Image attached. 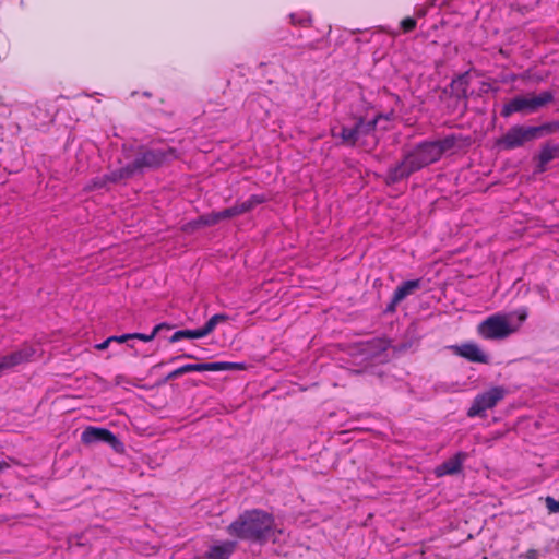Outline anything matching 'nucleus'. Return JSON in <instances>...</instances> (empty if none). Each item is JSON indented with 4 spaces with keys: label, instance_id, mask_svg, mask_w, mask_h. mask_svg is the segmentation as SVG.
I'll use <instances>...</instances> for the list:
<instances>
[{
    "label": "nucleus",
    "instance_id": "18",
    "mask_svg": "<svg viewBox=\"0 0 559 559\" xmlns=\"http://www.w3.org/2000/svg\"><path fill=\"white\" fill-rule=\"evenodd\" d=\"M234 543H226L210 548L206 552V559H228L234 550Z\"/></svg>",
    "mask_w": 559,
    "mask_h": 559
},
{
    "label": "nucleus",
    "instance_id": "21",
    "mask_svg": "<svg viewBox=\"0 0 559 559\" xmlns=\"http://www.w3.org/2000/svg\"><path fill=\"white\" fill-rule=\"evenodd\" d=\"M531 128H532V131L534 132L533 133L534 140H536V139L543 136L544 134L556 133L557 131H559V122L551 121V122H547V123L536 126V127H531Z\"/></svg>",
    "mask_w": 559,
    "mask_h": 559
},
{
    "label": "nucleus",
    "instance_id": "22",
    "mask_svg": "<svg viewBox=\"0 0 559 559\" xmlns=\"http://www.w3.org/2000/svg\"><path fill=\"white\" fill-rule=\"evenodd\" d=\"M202 334H201V331L200 329H195V330H180V331H177L175 332L171 337H170V342L171 343H176V342H179L183 338H202Z\"/></svg>",
    "mask_w": 559,
    "mask_h": 559
},
{
    "label": "nucleus",
    "instance_id": "28",
    "mask_svg": "<svg viewBox=\"0 0 559 559\" xmlns=\"http://www.w3.org/2000/svg\"><path fill=\"white\" fill-rule=\"evenodd\" d=\"M417 21L414 17H405L401 21L400 26L403 33L407 34L416 28Z\"/></svg>",
    "mask_w": 559,
    "mask_h": 559
},
{
    "label": "nucleus",
    "instance_id": "3",
    "mask_svg": "<svg viewBox=\"0 0 559 559\" xmlns=\"http://www.w3.org/2000/svg\"><path fill=\"white\" fill-rule=\"evenodd\" d=\"M554 102V93L551 91H543L539 94L526 93L519 94L508 102L501 108L500 115L509 118L514 114L531 115L539 109L548 106Z\"/></svg>",
    "mask_w": 559,
    "mask_h": 559
},
{
    "label": "nucleus",
    "instance_id": "23",
    "mask_svg": "<svg viewBox=\"0 0 559 559\" xmlns=\"http://www.w3.org/2000/svg\"><path fill=\"white\" fill-rule=\"evenodd\" d=\"M218 222H221V218L218 217V212H212L210 214L200 216L197 221L192 223V225L193 227L213 226L216 225Z\"/></svg>",
    "mask_w": 559,
    "mask_h": 559
},
{
    "label": "nucleus",
    "instance_id": "11",
    "mask_svg": "<svg viewBox=\"0 0 559 559\" xmlns=\"http://www.w3.org/2000/svg\"><path fill=\"white\" fill-rule=\"evenodd\" d=\"M35 349L29 345H23L17 350H14L0 358V377L13 369L16 366L28 362L32 360Z\"/></svg>",
    "mask_w": 559,
    "mask_h": 559
},
{
    "label": "nucleus",
    "instance_id": "15",
    "mask_svg": "<svg viewBox=\"0 0 559 559\" xmlns=\"http://www.w3.org/2000/svg\"><path fill=\"white\" fill-rule=\"evenodd\" d=\"M559 157V144L547 142L542 145L537 159V173H544L547 164Z\"/></svg>",
    "mask_w": 559,
    "mask_h": 559
},
{
    "label": "nucleus",
    "instance_id": "8",
    "mask_svg": "<svg viewBox=\"0 0 559 559\" xmlns=\"http://www.w3.org/2000/svg\"><path fill=\"white\" fill-rule=\"evenodd\" d=\"M506 389L502 386H493L488 391L477 394L467 411V416H484L487 409L493 408L506 396Z\"/></svg>",
    "mask_w": 559,
    "mask_h": 559
},
{
    "label": "nucleus",
    "instance_id": "33",
    "mask_svg": "<svg viewBox=\"0 0 559 559\" xmlns=\"http://www.w3.org/2000/svg\"><path fill=\"white\" fill-rule=\"evenodd\" d=\"M539 554L536 549H530L525 554V559H538Z\"/></svg>",
    "mask_w": 559,
    "mask_h": 559
},
{
    "label": "nucleus",
    "instance_id": "36",
    "mask_svg": "<svg viewBox=\"0 0 559 559\" xmlns=\"http://www.w3.org/2000/svg\"><path fill=\"white\" fill-rule=\"evenodd\" d=\"M180 358L194 359V358H195V356H193V355H191V354H183V355H181V356H177V357H173V358H170L169 362H173V361H175V360H177V359H180Z\"/></svg>",
    "mask_w": 559,
    "mask_h": 559
},
{
    "label": "nucleus",
    "instance_id": "31",
    "mask_svg": "<svg viewBox=\"0 0 559 559\" xmlns=\"http://www.w3.org/2000/svg\"><path fill=\"white\" fill-rule=\"evenodd\" d=\"M155 338V336L153 335V333L151 332L150 334H144V333H134V340H139V341H142V342H151Z\"/></svg>",
    "mask_w": 559,
    "mask_h": 559
},
{
    "label": "nucleus",
    "instance_id": "27",
    "mask_svg": "<svg viewBox=\"0 0 559 559\" xmlns=\"http://www.w3.org/2000/svg\"><path fill=\"white\" fill-rule=\"evenodd\" d=\"M238 215L241 214L237 202L233 206L218 212V217L221 218V221L231 218Z\"/></svg>",
    "mask_w": 559,
    "mask_h": 559
},
{
    "label": "nucleus",
    "instance_id": "14",
    "mask_svg": "<svg viewBox=\"0 0 559 559\" xmlns=\"http://www.w3.org/2000/svg\"><path fill=\"white\" fill-rule=\"evenodd\" d=\"M467 453L465 452H457L455 455L450 457L449 460L441 463L439 466L436 467V475L439 477L445 476V475H455L459 474L462 471L463 463L467 459Z\"/></svg>",
    "mask_w": 559,
    "mask_h": 559
},
{
    "label": "nucleus",
    "instance_id": "1",
    "mask_svg": "<svg viewBox=\"0 0 559 559\" xmlns=\"http://www.w3.org/2000/svg\"><path fill=\"white\" fill-rule=\"evenodd\" d=\"M275 532L274 516L261 509L246 510L227 526L236 538L264 544Z\"/></svg>",
    "mask_w": 559,
    "mask_h": 559
},
{
    "label": "nucleus",
    "instance_id": "13",
    "mask_svg": "<svg viewBox=\"0 0 559 559\" xmlns=\"http://www.w3.org/2000/svg\"><path fill=\"white\" fill-rule=\"evenodd\" d=\"M421 286V280H411L403 282L396 287L393 293L391 302L388 306V311H394L396 306L403 301L407 296L415 293Z\"/></svg>",
    "mask_w": 559,
    "mask_h": 559
},
{
    "label": "nucleus",
    "instance_id": "19",
    "mask_svg": "<svg viewBox=\"0 0 559 559\" xmlns=\"http://www.w3.org/2000/svg\"><path fill=\"white\" fill-rule=\"evenodd\" d=\"M266 198L263 194H252L246 201L237 202L240 214L252 211L258 205L264 203Z\"/></svg>",
    "mask_w": 559,
    "mask_h": 559
},
{
    "label": "nucleus",
    "instance_id": "4",
    "mask_svg": "<svg viewBox=\"0 0 559 559\" xmlns=\"http://www.w3.org/2000/svg\"><path fill=\"white\" fill-rule=\"evenodd\" d=\"M382 118L381 115L368 121L359 118L353 127L343 126L338 133L333 130L332 135L340 138L341 143L346 146H355L359 142L364 145L369 144V138L372 140L371 143L376 144L374 131L378 121Z\"/></svg>",
    "mask_w": 559,
    "mask_h": 559
},
{
    "label": "nucleus",
    "instance_id": "29",
    "mask_svg": "<svg viewBox=\"0 0 559 559\" xmlns=\"http://www.w3.org/2000/svg\"><path fill=\"white\" fill-rule=\"evenodd\" d=\"M545 506L549 513H559V498L555 499L554 497L545 498Z\"/></svg>",
    "mask_w": 559,
    "mask_h": 559
},
{
    "label": "nucleus",
    "instance_id": "10",
    "mask_svg": "<svg viewBox=\"0 0 559 559\" xmlns=\"http://www.w3.org/2000/svg\"><path fill=\"white\" fill-rule=\"evenodd\" d=\"M81 441L84 444L106 443L117 452L121 451L123 448L122 443L112 431L100 427H87L81 435Z\"/></svg>",
    "mask_w": 559,
    "mask_h": 559
},
{
    "label": "nucleus",
    "instance_id": "25",
    "mask_svg": "<svg viewBox=\"0 0 559 559\" xmlns=\"http://www.w3.org/2000/svg\"><path fill=\"white\" fill-rule=\"evenodd\" d=\"M370 344V347L377 353H383L385 352L390 346H391V343L389 340L386 338H373L372 341L369 342Z\"/></svg>",
    "mask_w": 559,
    "mask_h": 559
},
{
    "label": "nucleus",
    "instance_id": "32",
    "mask_svg": "<svg viewBox=\"0 0 559 559\" xmlns=\"http://www.w3.org/2000/svg\"><path fill=\"white\" fill-rule=\"evenodd\" d=\"M515 313L518 316V319H519L520 323L524 322L527 319V310H526V308L519 309V310H516Z\"/></svg>",
    "mask_w": 559,
    "mask_h": 559
},
{
    "label": "nucleus",
    "instance_id": "2",
    "mask_svg": "<svg viewBox=\"0 0 559 559\" xmlns=\"http://www.w3.org/2000/svg\"><path fill=\"white\" fill-rule=\"evenodd\" d=\"M439 159V148L432 142H423L405 154L399 164L389 169L388 178L391 182H399Z\"/></svg>",
    "mask_w": 559,
    "mask_h": 559
},
{
    "label": "nucleus",
    "instance_id": "5",
    "mask_svg": "<svg viewBox=\"0 0 559 559\" xmlns=\"http://www.w3.org/2000/svg\"><path fill=\"white\" fill-rule=\"evenodd\" d=\"M176 151L171 147H139L135 158L132 160L136 173H143L145 169H155L162 167L167 162L175 159Z\"/></svg>",
    "mask_w": 559,
    "mask_h": 559
},
{
    "label": "nucleus",
    "instance_id": "12",
    "mask_svg": "<svg viewBox=\"0 0 559 559\" xmlns=\"http://www.w3.org/2000/svg\"><path fill=\"white\" fill-rule=\"evenodd\" d=\"M449 349L456 356L465 358L471 362L488 364L489 357L483 352L479 345L474 342H466L460 345H451Z\"/></svg>",
    "mask_w": 559,
    "mask_h": 559
},
{
    "label": "nucleus",
    "instance_id": "38",
    "mask_svg": "<svg viewBox=\"0 0 559 559\" xmlns=\"http://www.w3.org/2000/svg\"><path fill=\"white\" fill-rule=\"evenodd\" d=\"M7 466H8V464H7V463H4V462H0V471H1V469H3V468H4V467H7Z\"/></svg>",
    "mask_w": 559,
    "mask_h": 559
},
{
    "label": "nucleus",
    "instance_id": "24",
    "mask_svg": "<svg viewBox=\"0 0 559 559\" xmlns=\"http://www.w3.org/2000/svg\"><path fill=\"white\" fill-rule=\"evenodd\" d=\"M433 145L440 151V157L447 152L452 150L456 144V138L453 135L445 136L442 140L433 141Z\"/></svg>",
    "mask_w": 559,
    "mask_h": 559
},
{
    "label": "nucleus",
    "instance_id": "7",
    "mask_svg": "<svg viewBox=\"0 0 559 559\" xmlns=\"http://www.w3.org/2000/svg\"><path fill=\"white\" fill-rule=\"evenodd\" d=\"M246 368L242 362H230V361H214V362H201V364H187L183 365L173 371H170L164 379L160 381L162 384L167 383L170 380H174L178 377L187 374L189 372H219V371H230V370H243Z\"/></svg>",
    "mask_w": 559,
    "mask_h": 559
},
{
    "label": "nucleus",
    "instance_id": "35",
    "mask_svg": "<svg viewBox=\"0 0 559 559\" xmlns=\"http://www.w3.org/2000/svg\"><path fill=\"white\" fill-rule=\"evenodd\" d=\"M109 341H111V343L112 342L124 343V342H127V337H124V334L119 335V336L115 335V336H109Z\"/></svg>",
    "mask_w": 559,
    "mask_h": 559
},
{
    "label": "nucleus",
    "instance_id": "9",
    "mask_svg": "<svg viewBox=\"0 0 559 559\" xmlns=\"http://www.w3.org/2000/svg\"><path fill=\"white\" fill-rule=\"evenodd\" d=\"M531 127L515 124L511 127L502 136L497 139L496 145L504 151H512L523 146L525 143L534 141Z\"/></svg>",
    "mask_w": 559,
    "mask_h": 559
},
{
    "label": "nucleus",
    "instance_id": "26",
    "mask_svg": "<svg viewBox=\"0 0 559 559\" xmlns=\"http://www.w3.org/2000/svg\"><path fill=\"white\" fill-rule=\"evenodd\" d=\"M289 19L293 25H298L302 27L311 25V17L309 15H299L297 13H292L289 15Z\"/></svg>",
    "mask_w": 559,
    "mask_h": 559
},
{
    "label": "nucleus",
    "instance_id": "17",
    "mask_svg": "<svg viewBox=\"0 0 559 559\" xmlns=\"http://www.w3.org/2000/svg\"><path fill=\"white\" fill-rule=\"evenodd\" d=\"M136 173L135 168L133 167V163H129L126 166L111 170L110 173L105 175L106 181L117 183L119 181L129 179L133 177Z\"/></svg>",
    "mask_w": 559,
    "mask_h": 559
},
{
    "label": "nucleus",
    "instance_id": "30",
    "mask_svg": "<svg viewBox=\"0 0 559 559\" xmlns=\"http://www.w3.org/2000/svg\"><path fill=\"white\" fill-rule=\"evenodd\" d=\"M173 329V325L171 324H168V323H159L157 325H155L152 330V333L153 335L156 337V335L162 331V330H171Z\"/></svg>",
    "mask_w": 559,
    "mask_h": 559
},
{
    "label": "nucleus",
    "instance_id": "16",
    "mask_svg": "<svg viewBox=\"0 0 559 559\" xmlns=\"http://www.w3.org/2000/svg\"><path fill=\"white\" fill-rule=\"evenodd\" d=\"M469 87L468 73L461 74L453 79L450 84L451 93L457 99H467V90Z\"/></svg>",
    "mask_w": 559,
    "mask_h": 559
},
{
    "label": "nucleus",
    "instance_id": "20",
    "mask_svg": "<svg viewBox=\"0 0 559 559\" xmlns=\"http://www.w3.org/2000/svg\"><path fill=\"white\" fill-rule=\"evenodd\" d=\"M227 320H228V316L225 313H216V314L212 316L206 321V323L202 328H200L202 336L203 337L207 336L215 330V328L219 323L226 322Z\"/></svg>",
    "mask_w": 559,
    "mask_h": 559
},
{
    "label": "nucleus",
    "instance_id": "37",
    "mask_svg": "<svg viewBox=\"0 0 559 559\" xmlns=\"http://www.w3.org/2000/svg\"><path fill=\"white\" fill-rule=\"evenodd\" d=\"M124 337H127V341L134 340V333L124 334Z\"/></svg>",
    "mask_w": 559,
    "mask_h": 559
},
{
    "label": "nucleus",
    "instance_id": "6",
    "mask_svg": "<svg viewBox=\"0 0 559 559\" xmlns=\"http://www.w3.org/2000/svg\"><path fill=\"white\" fill-rule=\"evenodd\" d=\"M516 331L509 323L507 314L495 313L477 325V333L484 340H504Z\"/></svg>",
    "mask_w": 559,
    "mask_h": 559
},
{
    "label": "nucleus",
    "instance_id": "39",
    "mask_svg": "<svg viewBox=\"0 0 559 559\" xmlns=\"http://www.w3.org/2000/svg\"><path fill=\"white\" fill-rule=\"evenodd\" d=\"M306 47H307L308 49H314V45H313L312 43H311V44L306 45Z\"/></svg>",
    "mask_w": 559,
    "mask_h": 559
},
{
    "label": "nucleus",
    "instance_id": "34",
    "mask_svg": "<svg viewBox=\"0 0 559 559\" xmlns=\"http://www.w3.org/2000/svg\"><path fill=\"white\" fill-rule=\"evenodd\" d=\"M111 343V341H109V337L107 340H105L104 342L99 343V344H96L95 345V348L97 350H105L109 344Z\"/></svg>",
    "mask_w": 559,
    "mask_h": 559
}]
</instances>
